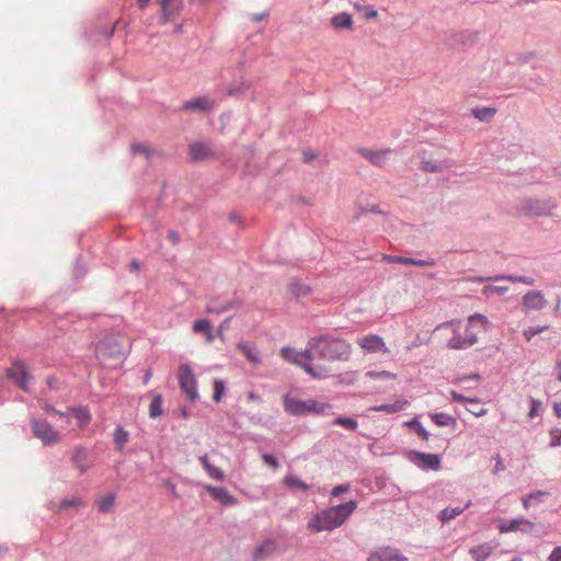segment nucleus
I'll list each match as a JSON object with an SVG mask.
<instances>
[{
    "label": "nucleus",
    "instance_id": "obj_1",
    "mask_svg": "<svg viewBox=\"0 0 561 561\" xmlns=\"http://www.w3.org/2000/svg\"><path fill=\"white\" fill-rule=\"evenodd\" d=\"M357 501L332 505L317 512L307 523V529L310 533L332 531L341 527L357 508Z\"/></svg>",
    "mask_w": 561,
    "mask_h": 561
},
{
    "label": "nucleus",
    "instance_id": "obj_2",
    "mask_svg": "<svg viewBox=\"0 0 561 561\" xmlns=\"http://www.w3.org/2000/svg\"><path fill=\"white\" fill-rule=\"evenodd\" d=\"M317 358L322 360H348L351 356V344L346 340L336 337L330 333L313 336Z\"/></svg>",
    "mask_w": 561,
    "mask_h": 561
},
{
    "label": "nucleus",
    "instance_id": "obj_3",
    "mask_svg": "<svg viewBox=\"0 0 561 561\" xmlns=\"http://www.w3.org/2000/svg\"><path fill=\"white\" fill-rule=\"evenodd\" d=\"M282 401L284 411L290 416L328 415L332 409V404L329 402H320L313 398L302 400L289 393L283 394Z\"/></svg>",
    "mask_w": 561,
    "mask_h": 561
},
{
    "label": "nucleus",
    "instance_id": "obj_4",
    "mask_svg": "<svg viewBox=\"0 0 561 561\" xmlns=\"http://www.w3.org/2000/svg\"><path fill=\"white\" fill-rule=\"evenodd\" d=\"M178 381L181 392L194 404L199 399L197 378L190 363H182L178 368Z\"/></svg>",
    "mask_w": 561,
    "mask_h": 561
},
{
    "label": "nucleus",
    "instance_id": "obj_5",
    "mask_svg": "<svg viewBox=\"0 0 561 561\" xmlns=\"http://www.w3.org/2000/svg\"><path fill=\"white\" fill-rule=\"evenodd\" d=\"M313 337H310L307 342V346L304 351L299 352L301 364L300 368L304 369L313 379H325L330 377V369L323 365H313L312 362L317 358L316 347L312 344Z\"/></svg>",
    "mask_w": 561,
    "mask_h": 561
},
{
    "label": "nucleus",
    "instance_id": "obj_6",
    "mask_svg": "<svg viewBox=\"0 0 561 561\" xmlns=\"http://www.w3.org/2000/svg\"><path fill=\"white\" fill-rule=\"evenodd\" d=\"M403 457L423 471H438L442 468V456L416 449H403Z\"/></svg>",
    "mask_w": 561,
    "mask_h": 561
},
{
    "label": "nucleus",
    "instance_id": "obj_7",
    "mask_svg": "<svg viewBox=\"0 0 561 561\" xmlns=\"http://www.w3.org/2000/svg\"><path fill=\"white\" fill-rule=\"evenodd\" d=\"M557 207V204L551 199H538L533 197H525L520 202L518 209L519 215L528 218L551 216V210Z\"/></svg>",
    "mask_w": 561,
    "mask_h": 561
},
{
    "label": "nucleus",
    "instance_id": "obj_8",
    "mask_svg": "<svg viewBox=\"0 0 561 561\" xmlns=\"http://www.w3.org/2000/svg\"><path fill=\"white\" fill-rule=\"evenodd\" d=\"M4 371L9 381L22 391L30 392L28 383L34 379V376L23 360L19 358L13 359L11 366L7 367Z\"/></svg>",
    "mask_w": 561,
    "mask_h": 561
},
{
    "label": "nucleus",
    "instance_id": "obj_9",
    "mask_svg": "<svg viewBox=\"0 0 561 561\" xmlns=\"http://www.w3.org/2000/svg\"><path fill=\"white\" fill-rule=\"evenodd\" d=\"M34 437L41 439L44 446H54L60 442V435L46 420L33 417L30 422Z\"/></svg>",
    "mask_w": 561,
    "mask_h": 561
},
{
    "label": "nucleus",
    "instance_id": "obj_10",
    "mask_svg": "<svg viewBox=\"0 0 561 561\" xmlns=\"http://www.w3.org/2000/svg\"><path fill=\"white\" fill-rule=\"evenodd\" d=\"M494 328L493 323L482 313L476 312L468 317V324L465 329V339L469 345L478 342V331L489 332Z\"/></svg>",
    "mask_w": 561,
    "mask_h": 561
},
{
    "label": "nucleus",
    "instance_id": "obj_11",
    "mask_svg": "<svg viewBox=\"0 0 561 561\" xmlns=\"http://www.w3.org/2000/svg\"><path fill=\"white\" fill-rule=\"evenodd\" d=\"M244 305V300L234 291L232 298L224 300L217 295L209 298L205 312L209 314H221L227 311L238 310Z\"/></svg>",
    "mask_w": 561,
    "mask_h": 561
},
{
    "label": "nucleus",
    "instance_id": "obj_12",
    "mask_svg": "<svg viewBox=\"0 0 561 561\" xmlns=\"http://www.w3.org/2000/svg\"><path fill=\"white\" fill-rule=\"evenodd\" d=\"M479 42V32L477 31H460L457 33L450 34L446 38V44L453 48L458 50H466L473 46H476Z\"/></svg>",
    "mask_w": 561,
    "mask_h": 561
},
{
    "label": "nucleus",
    "instance_id": "obj_13",
    "mask_svg": "<svg viewBox=\"0 0 561 561\" xmlns=\"http://www.w3.org/2000/svg\"><path fill=\"white\" fill-rule=\"evenodd\" d=\"M420 169L427 173H439L454 167V161L450 159L436 160L427 156L424 150L419 153Z\"/></svg>",
    "mask_w": 561,
    "mask_h": 561
},
{
    "label": "nucleus",
    "instance_id": "obj_14",
    "mask_svg": "<svg viewBox=\"0 0 561 561\" xmlns=\"http://www.w3.org/2000/svg\"><path fill=\"white\" fill-rule=\"evenodd\" d=\"M535 528V524L524 516H518L508 520H500L497 525V529L501 534L511 533V531H522L524 534H529Z\"/></svg>",
    "mask_w": 561,
    "mask_h": 561
},
{
    "label": "nucleus",
    "instance_id": "obj_15",
    "mask_svg": "<svg viewBox=\"0 0 561 561\" xmlns=\"http://www.w3.org/2000/svg\"><path fill=\"white\" fill-rule=\"evenodd\" d=\"M215 157V151L205 141H194L188 146L190 162L198 163L214 159Z\"/></svg>",
    "mask_w": 561,
    "mask_h": 561
},
{
    "label": "nucleus",
    "instance_id": "obj_16",
    "mask_svg": "<svg viewBox=\"0 0 561 561\" xmlns=\"http://www.w3.org/2000/svg\"><path fill=\"white\" fill-rule=\"evenodd\" d=\"M204 490L209 494V496L220 503L222 506H234L238 504V499L232 495L227 488L217 486L211 484H205Z\"/></svg>",
    "mask_w": 561,
    "mask_h": 561
},
{
    "label": "nucleus",
    "instance_id": "obj_17",
    "mask_svg": "<svg viewBox=\"0 0 561 561\" xmlns=\"http://www.w3.org/2000/svg\"><path fill=\"white\" fill-rule=\"evenodd\" d=\"M367 561H409L397 548L382 546L369 553Z\"/></svg>",
    "mask_w": 561,
    "mask_h": 561
},
{
    "label": "nucleus",
    "instance_id": "obj_18",
    "mask_svg": "<svg viewBox=\"0 0 561 561\" xmlns=\"http://www.w3.org/2000/svg\"><path fill=\"white\" fill-rule=\"evenodd\" d=\"M214 108V101L208 96L202 95L187 100L183 103L181 110L193 113H209Z\"/></svg>",
    "mask_w": 561,
    "mask_h": 561
},
{
    "label": "nucleus",
    "instance_id": "obj_19",
    "mask_svg": "<svg viewBox=\"0 0 561 561\" xmlns=\"http://www.w3.org/2000/svg\"><path fill=\"white\" fill-rule=\"evenodd\" d=\"M522 304L526 310H542L547 307L548 301L541 290H529L523 296Z\"/></svg>",
    "mask_w": 561,
    "mask_h": 561
},
{
    "label": "nucleus",
    "instance_id": "obj_20",
    "mask_svg": "<svg viewBox=\"0 0 561 561\" xmlns=\"http://www.w3.org/2000/svg\"><path fill=\"white\" fill-rule=\"evenodd\" d=\"M358 345L367 353L387 352L383 339L378 334H368L358 340Z\"/></svg>",
    "mask_w": 561,
    "mask_h": 561
},
{
    "label": "nucleus",
    "instance_id": "obj_21",
    "mask_svg": "<svg viewBox=\"0 0 561 561\" xmlns=\"http://www.w3.org/2000/svg\"><path fill=\"white\" fill-rule=\"evenodd\" d=\"M440 327H453L454 328V336L448 340L447 347L450 350H466L469 343L466 341L463 336H461L458 331L460 329L459 320H451L443 323Z\"/></svg>",
    "mask_w": 561,
    "mask_h": 561
},
{
    "label": "nucleus",
    "instance_id": "obj_22",
    "mask_svg": "<svg viewBox=\"0 0 561 561\" xmlns=\"http://www.w3.org/2000/svg\"><path fill=\"white\" fill-rule=\"evenodd\" d=\"M278 548L275 539L266 538L254 548L252 553L253 561H261L272 556Z\"/></svg>",
    "mask_w": 561,
    "mask_h": 561
},
{
    "label": "nucleus",
    "instance_id": "obj_23",
    "mask_svg": "<svg viewBox=\"0 0 561 561\" xmlns=\"http://www.w3.org/2000/svg\"><path fill=\"white\" fill-rule=\"evenodd\" d=\"M96 351L110 358H116L122 353L121 344L111 336L102 339L96 345Z\"/></svg>",
    "mask_w": 561,
    "mask_h": 561
},
{
    "label": "nucleus",
    "instance_id": "obj_24",
    "mask_svg": "<svg viewBox=\"0 0 561 561\" xmlns=\"http://www.w3.org/2000/svg\"><path fill=\"white\" fill-rule=\"evenodd\" d=\"M499 546V542L486 541L469 549V554L474 561H485L493 550Z\"/></svg>",
    "mask_w": 561,
    "mask_h": 561
},
{
    "label": "nucleus",
    "instance_id": "obj_25",
    "mask_svg": "<svg viewBox=\"0 0 561 561\" xmlns=\"http://www.w3.org/2000/svg\"><path fill=\"white\" fill-rule=\"evenodd\" d=\"M192 330L194 333L203 334L208 343L215 341L216 335L214 332L213 323L207 318H199L193 321Z\"/></svg>",
    "mask_w": 561,
    "mask_h": 561
},
{
    "label": "nucleus",
    "instance_id": "obj_26",
    "mask_svg": "<svg viewBox=\"0 0 561 561\" xmlns=\"http://www.w3.org/2000/svg\"><path fill=\"white\" fill-rule=\"evenodd\" d=\"M184 9L183 0H174L171 4L160 10V23L174 22Z\"/></svg>",
    "mask_w": 561,
    "mask_h": 561
},
{
    "label": "nucleus",
    "instance_id": "obj_27",
    "mask_svg": "<svg viewBox=\"0 0 561 561\" xmlns=\"http://www.w3.org/2000/svg\"><path fill=\"white\" fill-rule=\"evenodd\" d=\"M89 450L83 446H76L72 455L71 462L80 469L81 473H84L90 465L88 463Z\"/></svg>",
    "mask_w": 561,
    "mask_h": 561
},
{
    "label": "nucleus",
    "instance_id": "obj_28",
    "mask_svg": "<svg viewBox=\"0 0 561 561\" xmlns=\"http://www.w3.org/2000/svg\"><path fill=\"white\" fill-rule=\"evenodd\" d=\"M198 460H199V463L203 467V469L207 472V474L211 479L219 481V482L225 481V479H226L225 472L220 468L216 467L215 465H213L210 462L207 454L199 456Z\"/></svg>",
    "mask_w": 561,
    "mask_h": 561
},
{
    "label": "nucleus",
    "instance_id": "obj_29",
    "mask_svg": "<svg viewBox=\"0 0 561 561\" xmlns=\"http://www.w3.org/2000/svg\"><path fill=\"white\" fill-rule=\"evenodd\" d=\"M330 24L334 30H353L354 21L352 14L348 12H340L333 15Z\"/></svg>",
    "mask_w": 561,
    "mask_h": 561
},
{
    "label": "nucleus",
    "instance_id": "obj_30",
    "mask_svg": "<svg viewBox=\"0 0 561 561\" xmlns=\"http://www.w3.org/2000/svg\"><path fill=\"white\" fill-rule=\"evenodd\" d=\"M359 152L366 160H368L374 165L381 167L385 163L390 150H371L368 148H362Z\"/></svg>",
    "mask_w": 561,
    "mask_h": 561
},
{
    "label": "nucleus",
    "instance_id": "obj_31",
    "mask_svg": "<svg viewBox=\"0 0 561 561\" xmlns=\"http://www.w3.org/2000/svg\"><path fill=\"white\" fill-rule=\"evenodd\" d=\"M69 412L78 421V426L80 428L85 427L92 420L90 410L87 405L71 407Z\"/></svg>",
    "mask_w": 561,
    "mask_h": 561
},
{
    "label": "nucleus",
    "instance_id": "obj_32",
    "mask_svg": "<svg viewBox=\"0 0 561 561\" xmlns=\"http://www.w3.org/2000/svg\"><path fill=\"white\" fill-rule=\"evenodd\" d=\"M537 67H531L530 72H524L523 79H524V85L526 89L534 91L537 87H541L546 84V79L540 75L536 72Z\"/></svg>",
    "mask_w": 561,
    "mask_h": 561
},
{
    "label": "nucleus",
    "instance_id": "obj_33",
    "mask_svg": "<svg viewBox=\"0 0 561 561\" xmlns=\"http://www.w3.org/2000/svg\"><path fill=\"white\" fill-rule=\"evenodd\" d=\"M130 434L122 425H117L113 433L114 449L117 453L125 450L126 444L129 442Z\"/></svg>",
    "mask_w": 561,
    "mask_h": 561
},
{
    "label": "nucleus",
    "instance_id": "obj_34",
    "mask_svg": "<svg viewBox=\"0 0 561 561\" xmlns=\"http://www.w3.org/2000/svg\"><path fill=\"white\" fill-rule=\"evenodd\" d=\"M237 350L240 351L247 360L252 365L256 366L261 364V357L259 356L254 345H251L244 341H240L237 344Z\"/></svg>",
    "mask_w": 561,
    "mask_h": 561
},
{
    "label": "nucleus",
    "instance_id": "obj_35",
    "mask_svg": "<svg viewBox=\"0 0 561 561\" xmlns=\"http://www.w3.org/2000/svg\"><path fill=\"white\" fill-rule=\"evenodd\" d=\"M283 484L289 490H300L302 492H308L311 489L310 484L294 473L286 474L283 479Z\"/></svg>",
    "mask_w": 561,
    "mask_h": 561
},
{
    "label": "nucleus",
    "instance_id": "obj_36",
    "mask_svg": "<svg viewBox=\"0 0 561 561\" xmlns=\"http://www.w3.org/2000/svg\"><path fill=\"white\" fill-rule=\"evenodd\" d=\"M471 115L483 123H490L494 115L496 114L497 110L493 106H476L470 110Z\"/></svg>",
    "mask_w": 561,
    "mask_h": 561
},
{
    "label": "nucleus",
    "instance_id": "obj_37",
    "mask_svg": "<svg viewBox=\"0 0 561 561\" xmlns=\"http://www.w3.org/2000/svg\"><path fill=\"white\" fill-rule=\"evenodd\" d=\"M403 426L414 432L422 440H428L431 436L430 432L420 422V417L417 415L409 421H405Z\"/></svg>",
    "mask_w": 561,
    "mask_h": 561
},
{
    "label": "nucleus",
    "instance_id": "obj_38",
    "mask_svg": "<svg viewBox=\"0 0 561 561\" xmlns=\"http://www.w3.org/2000/svg\"><path fill=\"white\" fill-rule=\"evenodd\" d=\"M428 415H430L432 422L439 427H445V426L456 427L457 426L456 417H454L450 414H447L444 412H433V413H430Z\"/></svg>",
    "mask_w": 561,
    "mask_h": 561
},
{
    "label": "nucleus",
    "instance_id": "obj_39",
    "mask_svg": "<svg viewBox=\"0 0 561 561\" xmlns=\"http://www.w3.org/2000/svg\"><path fill=\"white\" fill-rule=\"evenodd\" d=\"M407 405H409V401L405 399L397 400L393 403H386L380 405L371 407L369 410L377 412H386L388 414L397 413L402 411Z\"/></svg>",
    "mask_w": 561,
    "mask_h": 561
},
{
    "label": "nucleus",
    "instance_id": "obj_40",
    "mask_svg": "<svg viewBox=\"0 0 561 561\" xmlns=\"http://www.w3.org/2000/svg\"><path fill=\"white\" fill-rule=\"evenodd\" d=\"M163 394L162 393H154L152 396V399H151V402H150V405H149V417L150 419H158L160 416H162L164 414V410H163Z\"/></svg>",
    "mask_w": 561,
    "mask_h": 561
},
{
    "label": "nucleus",
    "instance_id": "obj_41",
    "mask_svg": "<svg viewBox=\"0 0 561 561\" xmlns=\"http://www.w3.org/2000/svg\"><path fill=\"white\" fill-rule=\"evenodd\" d=\"M213 396L211 399L215 403H220L227 393V382L220 378L213 379Z\"/></svg>",
    "mask_w": 561,
    "mask_h": 561
},
{
    "label": "nucleus",
    "instance_id": "obj_42",
    "mask_svg": "<svg viewBox=\"0 0 561 561\" xmlns=\"http://www.w3.org/2000/svg\"><path fill=\"white\" fill-rule=\"evenodd\" d=\"M88 273V266L82 254H78L73 262L72 277L76 282H81Z\"/></svg>",
    "mask_w": 561,
    "mask_h": 561
},
{
    "label": "nucleus",
    "instance_id": "obj_43",
    "mask_svg": "<svg viewBox=\"0 0 561 561\" xmlns=\"http://www.w3.org/2000/svg\"><path fill=\"white\" fill-rule=\"evenodd\" d=\"M288 291L291 296L300 298L308 296L311 293V287L299 279H296L289 284Z\"/></svg>",
    "mask_w": 561,
    "mask_h": 561
},
{
    "label": "nucleus",
    "instance_id": "obj_44",
    "mask_svg": "<svg viewBox=\"0 0 561 561\" xmlns=\"http://www.w3.org/2000/svg\"><path fill=\"white\" fill-rule=\"evenodd\" d=\"M332 425L341 426L347 431H356L358 427V422L353 416L339 415L331 422Z\"/></svg>",
    "mask_w": 561,
    "mask_h": 561
},
{
    "label": "nucleus",
    "instance_id": "obj_45",
    "mask_svg": "<svg viewBox=\"0 0 561 561\" xmlns=\"http://www.w3.org/2000/svg\"><path fill=\"white\" fill-rule=\"evenodd\" d=\"M279 353H280V357L285 362L295 364L300 367L301 358H300L299 352H297L296 348H294L291 346H284L280 348Z\"/></svg>",
    "mask_w": 561,
    "mask_h": 561
},
{
    "label": "nucleus",
    "instance_id": "obj_46",
    "mask_svg": "<svg viewBox=\"0 0 561 561\" xmlns=\"http://www.w3.org/2000/svg\"><path fill=\"white\" fill-rule=\"evenodd\" d=\"M463 512L462 507H445L443 508L438 515L437 519L442 522V524H446L450 522L451 519H455L457 516H459Z\"/></svg>",
    "mask_w": 561,
    "mask_h": 561
},
{
    "label": "nucleus",
    "instance_id": "obj_47",
    "mask_svg": "<svg viewBox=\"0 0 561 561\" xmlns=\"http://www.w3.org/2000/svg\"><path fill=\"white\" fill-rule=\"evenodd\" d=\"M115 499L116 495L113 492H108L104 496H102L99 501V512L101 514L111 513L115 504Z\"/></svg>",
    "mask_w": 561,
    "mask_h": 561
},
{
    "label": "nucleus",
    "instance_id": "obj_48",
    "mask_svg": "<svg viewBox=\"0 0 561 561\" xmlns=\"http://www.w3.org/2000/svg\"><path fill=\"white\" fill-rule=\"evenodd\" d=\"M493 280L494 282H497V280H510V282H513V283L518 282V283H523V284H526V285H534V283H535V279L533 277H529V276L504 275V274L493 276Z\"/></svg>",
    "mask_w": 561,
    "mask_h": 561
},
{
    "label": "nucleus",
    "instance_id": "obj_49",
    "mask_svg": "<svg viewBox=\"0 0 561 561\" xmlns=\"http://www.w3.org/2000/svg\"><path fill=\"white\" fill-rule=\"evenodd\" d=\"M250 87L251 84L247 81L233 82L228 88L227 94L231 96H241L250 89Z\"/></svg>",
    "mask_w": 561,
    "mask_h": 561
},
{
    "label": "nucleus",
    "instance_id": "obj_50",
    "mask_svg": "<svg viewBox=\"0 0 561 561\" xmlns=\"http://www.w3.org/2000/svg\"><path fill=\"white\" fill-rule=\"evenodd\" d=\"M450 400L457 403H470V404H480V399L478 397H466L460 392L455 390L450 391Z\"/></svg>",
    "mask_w": 561,
    "mask_h": 561
},
{
    "label": "nucleus",
    "instance_id": "obj_51",
    "mask_svg": "<svg viewBox=\"0 0 561 561\" xmlns=\"http://www.w3.org/2000/svg\"><path fill=\"white\" fill-rule=\"evenodd\" d=\"M357 371L350 370L342 374L334 375L333 377L336 379V382L344 386L353 385L356 380Z\"/></svg>",
    "mask_w": 561,
    "mask_h": 561
},
{
    "label": "nucleus",
    "instance_id": "obj_52",
    "mask_svg": "<svg viewBox=\"0 0 561 561\" xmlns=\"http://www.w3.org/2000/svg\"><path fill=\"white\" fill-rule=\"evenodd\" d=\"M130 150L133 154H144L146 159H151L154 154V151L149 149L145 144L142 142H134L130 146Z\"/></svg>",
    "mask_w": 561,
    "mask_h": 561
},
{
    "label": "nucleus",
    "instance_id": "obj_53",
    "mask_svg": "<svg viewBox=\"0 0 561 561\" xmlns=\"http://www.w3.org/2000/svg\"><path fill=\"white\" fill-rule=\"evenodd\" d=\"M376 214V215H383L385 213L379 208L378 205H366V206H360L359 207V211L357 214H355L353 216V219L354 220H359V218L363 216V215H366V214Z\"/></svg>",
    "mask_w": 561,
    "mask_h": 561
},
{
    "label": "nucleus",
    "instance_id": "obj_54",
    "mask_svg": "<svg viewBox=\"0 0 561 561\" xmlns=\"http://www.w3.org/2000/svg\"><path fill=\"white\" fill-rule=\"evenodd\" d=\"M528 402H529V412H528L527 416H528V419L533 420L540 414V411L542 409V402L533 397H529Z\"/></svg>",
    "mask_w": 561,
    "mask_h": 561
},
{
    "label": "nucleus",
    "instance_id": "obj_55",
    "mask_svg": "<svg viewBox=\"0 0 561 561\" xmlns=\"http://www.w3.org/2000/svg\"><path fill=\"white\" fill-rule=\"evenodd\" d=\"M550 442L548 446L550 448L561 447V428L552 427L549 430Z\"/></svg>",
    "mask_w": 561,
    "mask_h": 561
},
{
    "label": "nucleus",
    "instance_id": "obj_56",
    "mask_svg": "<svg viewBox=\"0 0 561 561\" xmlns=\"http://www.w3.org/2000/svg\"><path fill=\"white\" fill-rule=\"evenodd\" d=\"M83 504L82 500L79 497H71V499H62L59 504V508L62 511H66L68 508H78Z\"/></svg>",
    "mask_w": 561,
    "mask_h": 561
},
{
    "label": "nucleus",
    "instance_id": "obj_57",
    "mask_svg": "<svg viewBox=\"0 0 561 561\" xmlns=\"http://www.w3.org/2000/svg\"><path fill=\"white\" fill-rule=\"evenodd\" d=\"M261 458L263 463L272 469H277L279 467V461L273 453L265 451L261 455Z\"/></svg>",
    "mask_w": 561,
    "mask_h": 561
},
{
    "label": "nucleus",
    "instance_id": "obj_58",
    "mask_svg": "<svg viewBox=\"0 0 561 561\" xmlns=\"http://www.w3.org/2000/svg\"><path fill=\"white\" fill-rule=\"evenodd\" d=\"M507 290H508L507 286L485 285L482 288V294L484 296L489 297L492 294L504 295L505 293H507Z\"/></svg>",
    "mask_w": 561,
    "mask_h": 561
},
{
    "label": "nucleus",
    "instance_id": "obj_59",
    "mask_svg": "<svg viewBox=\"0 0 561 561\" xmlns=\"http://www.w3.org/2000/svg\"><path fill=\"white\" fill-rule=\"evenodd\" d=\"M548 325L529 327L524 330L523 335L525 336L526 341L529 342L535 335L548 330Z\"/></svg>",
    "mask_w": 561,
    "mask_h": 561
},
{
    "label": "nucleus",
    "instance_id": "obj_60",
    "mask_svg": "<svg viewBox=\"0 0 561 561\" xmlns=\"http://www.w3.org/2000/svg\"><path fill=\"white\" fill-rule=\"evenodd\" d=\"M366 376L369 378H373V379H388V378L396 377L394 374L387 371V370H380V371L369 370L366 373Z\"/></svg>",
    "mask_w": 561,
    "mask_h": 561
},
{
    "label": "nucleus",
    "instance_id": "obj_61",
    "mask_svg": "<svg viewBox=\"0 0 561 561\" xmlns=\"http://www.w3.org/2000/svg\"><path fill=\"white\" fill-rule=\"evenodd\" d=\"M467 380L480 381V380H482V376L478 373H470L468 375H462V376L457 377L456 379L453 380V383L461 385L462 382H465Z\"/></svg>",
    "mask_w": 561,
    "mask_h": 561
},
{
    "label": "nucleus",
    "instance_id": "obj_62",
    "mask_svg": "<svg viewBox=\"0 0 561 561\" xmlns=\"http://www.w3.org/2000/svg\"><path fill=\"white\" fill-rule=\"evenodd\" d=\"M233 316H229L221 321V323L218 327L217 333H215L216 337H219L220 340L225 339L224 331L230 328V322Z\"/></svg>",
    "mask_w": 561,
    "mask_h": 561
},
{
    "label": "nucleus",
    "instance_id": "obj_63",
    "mask_svg": "<svg viewBox=\"0 0 561 561\" xmlns=\"http://www.w3.org/2000/svg\"><path fill=\"white\" fill-rule=\"evenodd\" d=\"M383 260L391 263H399L402 265H409L411 262V257L409 256H399V255H385Z\"/></svg>",
    "mask_w": 561,
    "mask_h": 561
},
{
    "label": "nucleus",
    "instance_id": "obj_64",
    "mask_svg": "<svg viewBox=\"0 0 561 561\" xmlns=\"http://www.w3.org/2000/svg\"><path fill=\"white\" fill-rule=\"evenodd\" d=\"M351 486L348 483L337 484L332 488L331 490V496L339 497L347 492H350Z\"/></svg>",
    "mask_w": 561,
    "mask_h": 561
}]
</instances>
